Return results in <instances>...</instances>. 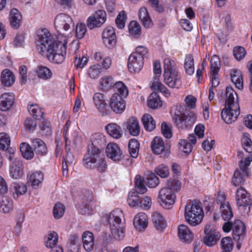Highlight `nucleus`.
Masks as SVG:
<instances>
[{"instance_id": "nucleus-55", "label": "nucleus", "mask_w": 252, "mask_h": 252, "mask_svg": "<svg viewBox=\"0 0 252 252\" xmlns=\"http://www.w3.org/2000/svg\"><path fill=\"white\" fill-rule=\"evenodd\" d=\"M247 133H243L241 140L242 145L246 152L248 153H252V141Z\"/></svg>"}, {"instance_id": "nucleus-26", "label": "nucleus", "mask_w": 252, "mask_h": 252, "mask_svg": "<svg viewBox=\"0 0 252 252\" xmlns=\"http://www.w3.org/2000/svg\"><path fill=\"white\" fill-rule=\"evenodd\" d=\"M82 239L84 249L88 252L93 251L94 245V238L93 233L89 231L84 232Z\"/></svg>"}, {"instance_id": "nucleus-43", "label": "nucleus", "mask_w": 252, "mask_h": 252, "mask_svg": "<svg viewBox=\"0 0 252 252\" xmlns=\"http://www.w3.org/2000/svg\"><path fill=\"white\" fill-rule=\"evenodd\" d=\"M29 113L36 120H40L43 118L44 112L37 104H30L28 106Z\"/></svg>"}, {"instance_id": "nucleus-37", "label": "nucleus", "mask_w": 252, "mask_h": 252, "mask_svg": "<svg viewBox=\"0 0 252 252\" xmlns=\"http://www.w3.org/2000/svg\"><path fill=\"white\" fill-rule=\"evenodd\" d=\"M151 148L154 154L157 155L161 154L165 149V145L162 138L156 136L152 141Z\"/></svg>"}, {"instance_id": "nucleus-47", "label": "nucleus", "mask_w": 252, "mask_h": 252, "mask_svg": "<svg viewBox=\"0 0 252 252\" xmlns=\"http://www.w3.org/2000/svg\"><path fill=\"white\" fill-rule=\"evenodd\" d=\"M67 247L68 250L71 252H77L79 251L80 245L77 235L75 234L70 235Z\"/></svg>"}, {"instance_id": "nucleus-61", "label": "nucleus", "mask_w": 252, "mask_h": 252, "mask_svg": "<svg viewBox=\"0 0 252 252\" xmlns=\"http://www.w3.org/2000/svg\"><path fill=\"white\" fill-rule=\"evenodd\" d=\"M222 249L224 250L222 252H229L233 248V243L231 238L229 237L223 238L221 240Z\"/></svg>"}, {"instance_id": "nucleus-34", "label": "nucleus", "mask_w": 252, "mask_h": 252, "mask_svg": "<svg viewBox=\"0 0 252 252\" xmlns=\"http://www.w3.org/2000/svg\"><path fill=\"white\" fill-rule=\"evenodd\" d=\"M152 221L155 227L162 232L166 227V222L163 216L159 213L155 212L152 215Z\"/></svg>"}, {"instance_id": "nucleus-16", "label": "nucleus", "mask_w": 252, "mask_h": 252, "mask_svg": "<svg viewBox=\"0 0 252 252\" xmlns=\"http://www.w3.org/2000/svg\"><path fill=\"white\" fill-rule=\"evenodd\" d=\"M144 64L143 58L137 53H132L129 57L127 67L131 72L136 73L140 71Z\"/></svg>"}, {"instance_id": "nucleus-13", "label": "nucleus", "mask_w": 252, "mask_h": 252, "mask_svg": "<svg viewBox=\"0 0 252 252\" xmlns=\"http://www.w3.org/2000/svg\"><path fill=\"white\" fill-rule=\"evenodd\" d=\"M106 19V12L103 10H98L88 18L87 26L90 30L94 28H99L105 22Z\"/></svg>"}, {"instance_id": "nucleus-23", "label": "nucleus", "mask_w": 252, "mask_h": 252, "mask_svg": "<svg viewBox=\"0 0 252 252\" xmlns=\"http://www.w3.org/2000/svg\"><path fill=\"white\" fill-rule=\"evenodd\" d=\"M178 237L181 240L190 243L193 239V234L189 228L185 224H180L178 228Z\"/></svg>"}, {"instance_id": "nucleus-50", "label": "nucleus", "mask_w": 252, "mask_h": 252, "mask_svg": "<svg viewBox=\"0 0 252 252\" xmlns=\"http://www.w3.org/2000/svg\"><path fill=\"white\" fill-rule=\"evenodd\" d=\"M220 62L218 56L213 55L210 60V72L211 73L218 74L220 69Z\"/></svg>"}, {"instance_id": "nucleus-33", "label": "nucleus", "mask_w": 252, "mask_h": 252, "mask_svg": "<svg viewBox=\"0 0 252 252\" xmlns=\"http://www.w3.org/2000/svg\"><path fill=\"white\" fill-rule=\"evenodd\" d=\"M139 17L145 28L149 29L152 27L153 23L146 7H143L140 9Z\"/></svg>"}, {"instance_id": "nucleus-53", "label": "nucleus", "mask_w": 252, "mask_h": 252, "mask_svg": "<svg viewBox=\"0 0 252 252\" xmlns=\"http://www.w3.org/2000/svg\"><path fill=\"white\" fill-rule=\"evenodd\" d=\"M128 32L130 34L135 37L141 33V29L139 24L135 21H131L128 25Z\"/></svg>"}, {"instance_id": "nucleus-27", "label": "nucleus", "mask_w": 252, "mask_h": 252, "mask_svg": "<svg viewBox=\"0 0 252 252\" xmlns=\"http://www.w3.org/2000/svg\"><path fill=\"white\" fill-rule=\"evenodd\" d=\"M245 230L246 227L243 222L240 220H236L233 223L232 228L233 239L238 241L241 237H243Z\"/></svg>"}, {"instance_id": "nucleus-6", "label": "nucleus", "mask_w": 252, "mask_h": 252, "mask_svg": "<svg viewBox=\"0 0 252 252\" xmlns=\"http://www.w3.org/2000/svg\"><path fill=\"white\" fill-rule=\"evenodd\" d=\"M195 114L190 111L185 112L176 109L172 116L174 123L180 129L185 130L190 128L196 121Z\"/></svg>"}, {"instance_id": "nucleus-3", "label": "nucleus", "mask_w": 252, "mask_h": 252, "mask_svg": "<svg viewBox=\"0 0 252 252\" xmlns=\"http://www.w3.org/2000/svg\"><path fill=\"white\" fill-rule=\"evenodd\" d=\"M84 167L89 170H95L99 173H105L107 169V164L105 158L101 153L92 152H87L84 155L82 159Z\"/></svg>"}, {"instance_id": "nucleus-2", "label": "nucleus", "mask_w": 252, "mask_h": 252, "mask_svg": "<svg viewBox=\"0 0 252 252\" xmlns=\"http://www.w3.org/2000/svg\"><path fill=\"white\" fill-rule=\"evenodd\" d=\"M163 82L170 88L179 89L181 86V76L174 60L165 58L163 61Z\"/></svg>"}, {"instance_id": "nucleus-38", "label": "nucleus", "mask_w": 252, "mask_h": 252, "mask_svg": "<svg viewBox=\"0 0 252 252\" xmlns=\"http://www.w3.org/2000/svg\"><path fill=\"white\" fill-rule=\"evenodd\" d=\"M107 133L115 139H119L122 136V129L120 126L116 124L110 123L105 126Z\"/></svg>"}, {"instance_id": "nucleus-25", "label": "nucleus", "mask_w": 252, "mask_h": 252, "mask_svg": "<svg viewBox=\"0 0 252 252\" xmlns=\"http://www.w3.org/2000/svg\"><path fill=\"white\" fill-rule=\"evenodd\" d=\"M28 182L32 188L37 189L44 180V174L40 171H35L27 177Z\"/></svg>"}, {"instance_id": "nucleus-29", "label": "nucleus", "mask_w": 252, "mask_h": 252, "mask_svg": "<svg viewBox=\"0 0 252 252\" xmlns=\"http://www.w3.org/2000/svg\"><path fill=\"white\" fill-rule=\"evenodd\" d=\"M32 145L37 155L43 156L47 153V148L44 142L39 138L32 140Z\"/></svg>"}, {"instance_id": "nucleus-42", "label": "nucleus", "mask_w": 252, "mask_h": 252, "mask_svg": "<svg viewBox=\"0 0 252 252\" xmlns=\"http://www.w3.org/2000/svg\"><path fill=\"white\" fill-rule=\"evenodd\" d=\"M114 89L115 93L122 98H126L128 94V90L126 85L121 81H118L114 84Z\"/></svg>"}, {"instance_id": "nucleus-63", "label": "nucleus", "mask_w": 252, "mask_h": 252, "mask_svg": "<svg viewBox=\"0 0 252 252\" xmlns=\"http://www.w3.org/2000/svg\"><path fill=\"white\" fill-rule=\"evenodd\" d=\"M179 149L186 154H189L192 150V145L187 140L181 139L179 143Z\"/></svg>"}, {"instance_id": "nucleus-4", "label": "nucleus", "mask_w": 252, "mask_h": 252, "mask_svg": "<svg viewBox=\"0 0 252 252\" xmlns=\"http://www.w3.org/2000/svg\"><path fill=\"white\" fill-rule=\"evenodd\" d=\"M124 217L123 211L118 208L115 209L108 215V221L113 237L118 240L124 239L125 229L122 225V218Z\"/></svg>"}, {"instance_id": "nucleus-59", "label": "nucleus", "mask_w": 252, "mask_h": 252, "mask_svg": "<svg viewBox=\"0 0 252 252\" xmlns=\"http://www.w3.org/2000/svg\"><path fill=\"white\" fill-rule=\"evenodd\" d=\"M156 173L161 178L167 177L169 175V169L168 166L164 164H160L155 168Z\"/></svg>"}, {"instance_id": "nucleus-44", "label": "nucleus", "mask_w": 252, "mask_h": 252, "mask_svg": "<svg viewBox=\"0 0 252 252\" xmlns=\"http://www.w3.org/2000/svg\"><path fill=\"white\" fill-rule=\"evenodd\" d=\"M184 68L188 75H191L194 73V59L192 54L186 55L184 62Z\"/></svg>"}, {"instance_id": "nucleus-51", "label": "nucleus", "mask_w": 252, "mask_h": 252, "mask_svg": "<svg viewBox=\"0 0 252 252\" xmlns=\"http://www.w3.org/2000/svg\"><path fill=\"white\" fill-rule=\"evenodd\" d=\"M135 191L137 193L143 194L146 192L147 189L144 184L143 179L140 175H137L135 179Z\"/></svg>"}, {"instance_id": "nucleus-45", "label": "nucleus", "mask_w": 252, "mask_h": 252, "mask_svg": "<svg viewBox=\"0 0 252 252\" xmlns=\"http://www.w3.org/2000/svg\"><path fill=\"white\" fill-rule=\"evenodd\" d=\"M142 122L145 130L152 131L156 127V123L151 115L149 114H144L142 118Z\"/></svg>"}, {"instance_id": "nucleus-14", "label": "nucleus", "mask_w": 252, "mask_h": 252, "mask_svg": "<svg viewBox=\"0 0 252 252\" xmlns=\"http://www.w3.org/2000/svg\"><path fill=\"white\" fill-rule=\"evenodd\" d=\"M240 113V107L235 106H225L221 112L222 119L226 124H231L235 122L238 118Z\"/></svg>"}, {"instance_id": "nucleus-20", "label": "nucleus", "mask_w": 252, "mask_h": 252, "mask_svg": "<svg viewBox=\"0 0 252 252\" xmlns=\"http://www.w3.org/2000/svg\"><path fill=\"white\" fill-rule=\"evenodd\" d=\"M110 106L114 112L121 114L125 110L126 102L118 94H113L111 98Z\"/></svg>"}, {"instance_id": "nucleus-56", "label": "nucleus", "mask_w": 252, "mask_h": 252, "mask_svg": "<svg viewBox=\"0 0 252 252\" xmlns=\"http://www.w3.org/2000/svg\"><path fill=\"white\" fill-rule=\"evenodd\" d=\"M58 235L57 232L52 231L47 236V240L45 242V246L47 248H52L57 245L58 241Z\"/></svg>"}, {"instance_id": "nucleus-54", "label": "nucleus", "mask_w": 252, "mask_h": 252, "mask_svg": "<svg viewBox=\"0 0 252 252\" xmlns=\"http://www.w3.org/2000/svg\"><path fill=\"white\" fill-rule=\"evenodd\" d=\"M65 210V206L61 202H57L53 208V214L56 219H60L63 216Z\"/></svg>"}, {"instance_id": "nucleus-24", "label": "nucleus", "mask_w": 252, "mask_h": 252, "mask_svg": "<svg viewBox=\"0 0 252 252\" xmlns=\"http://www.w3.org/2000/svg\"><path fill=\"white\" fill-rule=\"evenodd\" d=\"M148 216L145 213L137 214L133 219V225L139 231L144 230L148 226Z\"/></svg>"}, {"instance_id": "nucleus-60", "label": "nucleus", "mask_w": 252, "mask_h": 252, "mask_svg": "<svg viewBox=\"0 0 252 252\" xmlns=\"http://www.w3.org/2000/svg\"><path fill=\"white\" fill-rule=\"evenodd\" d=\"M10 144V138L8 134L6 133H0V149L5 150L9 147Z\"/></svg>"}, {"instance_id": "nucleus-49", "label": "nucleus", "mask_w": 252, "mask_h": 252, "mask_svg": "<svg viewBox=\"0 0 252 252\" xmlns=\"http://www.w3.org/2000/svg\"><path fill=\"white\" fill-rule=\"evenodd\" d=\"M20 149L24 158L27 159H31L33 158L34 153L28 144L26 143H21Z\"/></svg>"}, {"instance_id": "nucleus-48", "label": "nucleus", "mask_w": 252, "mask_h": 252, "mask_svg": "<svg viewBox=\"0 0 252 252\" xmlns=\"http://www.w3.org/2000/svg\"><path fill=\"white\" fill-rule=\"evenodd\" d=\"M10 189L13 194L15 193L18 196L26 193L27 190V188L22 182H14L11 184Z\"/></svg>"}, {"instance_id": "nucleus-64", "label": "nucleus", "mask_w": 252, "mask_h": 252, "mask_svg": "<svg viewBox=\"0 0 252 252\" xmlns=\"http://www.w3.org/2000/svg\"><path fill=\"white\" fill-rule=\"evenodd\" d=\"M233 55L237 60L240 61L245 57L246 51L243 47L236 46L234 48Z\"/></svg>"}, {"instance_id": "nucleus-7", "label": "nucleus", "mask_w": 252, "mask_h": 252, "mask_svg": "<svg viewBox=\"0 0 252 252\" xmlns=\"http://www.w3.org/2000/svg\"><path fill=\"white\" fill-rule=\"evenodd\" d=\"M154 73L155 77L152 83L151 88L153 90H158L166 97L170 96L171 93L169 90L159 81V78L161 74V68L160 63L159 61H155L153 63Z\"/></svg>"}, {"instance_id": "nucleus-17", "label": "nucleus", "mask_w": 252, "mask_h": 252, "mask_svg": "<svg viewBox=\"0 0 252 252\" xmlns=\"http://www.w3.org/2000/svg\"><path fill=\"white\" fill-rule=\"evenodd\" d=\"M102 36L103 42L108 48H112L116 45V35L113 27L111 26L106 27L104 30Z\"/></svg>"}, {"instance_id": "nucleus-19", "label": "nucleus", "mask_w": 252, "mask_h": 252, "mask_svg": "<svg viewBox=\"0 0 252 252\" xmlns=\"http://www.w3.org/2000/svg\"><path fill=\"white\" fill-rule=\"evenodd\" d=\"M107 157L114 161H120L123 156L122 151L119 146L114 143H109L105 150Z\"/></svg>"}, {"instance_id": "nucleus-58", "label": "nucleus", "mask_w": 252, "mask_h": 252, "mask_svg": "<svg viewBox=\"0 0 252 252\" xmlns=\"http://www.w3.org/2000/svg\"><path fill=\"white\" fill-rule=\"evenodd\" d=\"M113 79L111 76H106L101 79L100 86L101 89L104 91H107L113 86Z\"/></svg>"}, {"instance_id": "nucleus-31", "label": "nucleus", "mask_w": 252, "mask_h": 252, "mask_svg": "<svg viewBox=\"0 0 252 252\" xmlns=\"http://www.w3.org/2000/svg\"><path fill=\"white\" fill-rule=\"evenodd\" d=\"M22 16L20 12L16 8L11 10L9 14V21L10 26L15 29L19 28L21 24Z\"/></svg>"}, {"instance_id": "nucleus-40", "label": "nucleus", "mask_w": 252, "mask_h": 252, "mask_svg": "<svg viewBox=\"0 0 252 252\" xmlns=\"http://www.w3.org/2000/svg\"><path fill=\"white\" fill-rule=\"evenodd\" d=\"M221 216L224 220H229L233 217L231 207L228 202L221 203L220 206Z\"/></svg>"}, {"instance_id": "nucleus-35", "label": "nucleus", "mask_w": 252, "mask_h": 252, "mask_svg": "<svg viewBox=\"0 0 252 252\" xmlns=\"http://www.w3.org/2000/svg\"><path fill=\"white\" fill-rule=\"evenodd\" d=\"M35 72L37 77L43 80H50L53 76L52 70L48 67L42 65L37 67Z\"/></svg>"}, {"instance_id": "nucleus-28", "label": "nucleus", "mask_w": 252, "mask_h": 252, "mask_svg": "<svg viewBox=\"0 0 252 252\" xmlns=\"http://www.w3.org/2000/svg\"><path fill=\"white\" fill-rule=\"evenodd\" d=\"M125 126L131 135L136 136L139 134L140 126L136 118H129L126 123Z\"/></svg>"}, {"instance_id": "nucleus-15", "label": "nucleus", "mask_w": 252, "mask_h": 252, "mask_svg": "<svg viewBox=\"0 0 252 252\" xmlns=\"http://www.w3.org/2000/svg\"><path fill=\"white\" fill-rule=\"evenodd\" d=\"M93 100L96 108L102 116L110 114L109 107L105 101L103 94L99 93H95L93 96Z\"/></svg>"}, {"instance_id": "nucleus-1", "label": "nucleus", "mask_w": 252, "mask_h": 252, "mask_svg": "<svg viewBox=\"0 0 252 252\" xmlns=\"http://www.w3.org/2000/svg\"><path fill=\"white\" fill-rule=\"evenodd\" d=\"M58 38L56 35L44 29L37 36L36 45L41 55L46 56L50 61L59 64L65 59L67 39L64 36L63 41H61Z\"/></svg>"}, {"instance_id": "nucleus-57", "label": "nucleus", "mask_w": 252, "mask_h": 252, "mask_svg": "<svg viewBox=\"0 0 252 252\" xmlns=\"http://www.w3.org/2000/svg\"><path fill=\"white\" fill-rule=\"evenodd\" d=\"M145 183L151 188H156L159 183V178L154 173L148 175L146 179Z\"/></svg>"}, {"instance_id": "nucleus-8", "label": "nucleus", "mask_w": 252, "mask_h": 252, "mask_svg": "<svg viewBox=\"0 0 252 252\" xmlns=\"http://www.w3.org/2000/svg\"><path fill=\"white\" fill-rule=\"evenodd\" d=\"M176 198L175 192L169 188H163L159 191L158 201L163 208L169 209L175 203Z\"/></svg>"}, {"instance_id": "nucleus-9", "label": "nucleus", "mask_w": 252, "mask_h": 252, "mask_svg": "<svg viewBox=\"0 0 252 252\" xmlns=\"http://www.w3.org/2000/svg\"><path fill=\"white\" fill-rule=\"evenodd\" d=\"M54 25L56 31L61 33L62 32H66L73 28L74 23L69 15L65 13H61L55 17Z\"/></svg>"}, {"instance_id": "nucleus-52", "label": "nucleus", "mask_w": 252, "mask_h": 252, "mask_svg": "<svg viewBox=\"0 0 252 252\" xmlns=\"http://www.w3.org/2000/svg\"><path fill=\"white\" fill-rule=\"evenodd\" d=\"M140 199L137 192L135 191H130L129 192L127 201L130 207L139 206Z\"/></svg>"}, {"instance_id": "nucleus-39", "label": "nucleus", "mask_w": 252, "mask_h": 252, "mask_svg": "<svg viewBox=\"0 0 252 252\" xmlns=\"http://www.w3.org/2000/svg\"><path fill=\"white\" fill-rule=\"evenodd\" d=\"M147 104L150 108L157 109L162 106V101L158 94L156 92H152L149 96Z\"/></svg>"}, {"instance_id": "nucleus-21", "label": "nucleus", "mask_w": 252, "mask_h": 252, "mask_svg": "<svg viewBox=\"0 0 252 252\" xmlns=\"http://www.w3.org/2000/svg\"><path fill=\"white\" fill-rule=\"evenodd\" d=\"M225 106H235L239 108V98L236 91L231 87L225 89Z\"/></svg>"}, {"instance_id": "nucleus-62", "label": "nucleus", "mask_w": 252, "mask_h": 252, "mask_svg": "<svg viewBox=\"0 0 252 252\" xmlns=\"http://www.w3.org/2000/svg\"><path fill=\"white\" fill-rule=\"evenodd\" d=\"M126 19V14L125 11H121L115 20L116 24L119 29H122L125 27Z\"/></svg>"}, {"instance_id": "nucleus-11", "label": "nucleus", "mask_w": 252, "mask_h": 252, "mask_svg": "<svg viewBox=\"0 0 252 252\" xmlns=\"http://www.w3.org/2000/svg\"><path fill=\"white\" fill-rule=\"evenodd\" d=\"M204 232L205 236L203 238V243L207 246H214L220 238V233L211 225H206Z\"/></svg>"}, {"instance_id": "nucleus-22", "label": "nucleus", "mask_w": 252, "mask_h": 252, "mask_svg": "<svg viewBox=\"0 0 252 252\" xmlns=\"http://www.w3.org/2000/svg\"><path fill=\"white\" fill-rule=\"evenodd\" d=\"M13 93H4L0 96V110L6 111L10 109L14 102Z\"/></svg>"}, {"instance_id": "nucleus-10", "label": "nucleus", "mask_w": 252, "mask_h": 252, "mask_svg": "<svg viewBox=\"0 0 252 252\" xmlns=\"http://www.w3.org/2000/svg\"><path fill=\"white\" fill-rule=\"evenodd\" d=\"M91 144L88 146L87 152H95L101 153L106 145L105 136L101 133H95L91 137Z\"/></svg>"}, {"instance_id": "nucleus-30", "label": "nucleus", "mask_w": 252, "mask_h": 252, "mask_svg": "<svg viewBox=\"0 0 252 252\" xmlns=\"http://www.w3.org/2000/svg\"><path fill=\"white\" fill-rule=\"evenodd\" d=\"M249 176V174L244 173L241 169H236L232 176L231 179V184L232 186L237 187H242L245 182V177Z\"/></svg>"}, {"instance_id": "nucleus-36", "label": "nucleus", "mask_w": 252, "mask_h": 252, "mask_svg": "<svg viewBox=\"0 0 252 252\" xmlns=\"http://www.w3.org/2000/svg\"><path fill=\"white\" fill-rule=\"evenodd\" d=\"M231 80L236 88L239 90L243 88V79L242 73L238 69H232L230 72Z\"/></svg>"}, {"instance_id": "nucleus-46", "label": "nucleus", "mask_w": 252, "mask_h": 252, "mask_svg": "<svg viewBox=\"0 0 252 252\" xmlns=\"http://www.w3.org/2000/svg\"><path fill=\"white\" fill-rule=\"evenodd\" d=\"M13 203L12 199L4 197L2 198L0 204V212L3 213H9L13 211Z\"/></svg>"}, {"instance_id": "nucleus-5", "label": "nucleus", "mask_w": 252, "mask_h": 252, "mask_svg": "<svg viewBox=\"0 0 252 252\" xmlns=\"http://www.w3.org/2000/svg\"><path fill=\"white\" fill-rule=\"evenodd\" d=\"M204 216V212L200 201H192L186 206L185 217L190 225L194 226L199 224Z\"/></svg>"}, {"instance_id": "nucleus-12", "label": "nucleus", "mask_w": 252, "mask_h": 252, "mask_svg": "<svg viewBox=\"0 0 252 252\" xmlns=\"http://www.w3.org/2000/svg\"><path fill=\"white\" fill-rule=\"evenodd\" d=\"M235 199L239 207H249V211H250V206L252 205V199L250 193L244 187L237 188L235 192Z\"/></svg>"}, {"instance_id": "nucleus-41", "label": "nucleus", "mask_w": 252, "mask_h": 252, "mask_svg": "<svg viewBox=\"0 0 252 252\" xmlns=\"http://www.w3.org/2000/svg\"><path fill=\"white\" fill-rule=\"evenodd\" d=\"M128 152L130 158H137L139 155L140 144L136 139H131L128 145Z\"/></svg>"}, {"instance_id": "nucleus-18", "label": "nucleus", "mask_w": 252, "mask_h": 252, "mask_svg": "<svg viewBox=\"0 0 252 252\" xmlns=\"http://www.w3.org/2000/svg\"><path fill=\"white\" fill-rule=\"evenodd\" d=\"M24 164L21 159L14 158L10 166V176L15 179L22 178L23 175Z\"/></svg>"}, {"instance_id": "nucleus-32", "label": "nucleus", "mask_w": 252, "mask_h": 252, "mask_svg": "<svg viewBox=\"0 0 252 252\" xmlns=\"http://www.w3.org/2000/svg\"><path fill=\"white\" fill-rule=\"evenodd\" d=\"M0 80L3 86L10 87L15 82V76L10 69H5L1 72Z\"/></svg>"}]
</instances>
